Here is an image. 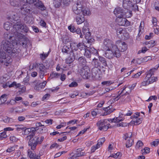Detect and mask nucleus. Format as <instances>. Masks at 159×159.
Here are the masks:
<instances>
[{
    "label": "nucleus",
    "mask_w": 159,
    "mask_h": 159,
    "mask_svg": "<svg viewBox=\"0 0 159 159\" xmlns=\"http://www.w3.org/2000/svg\"><path fill=\"white\" fill-rule=\"evenodd\" d=\"M121 36H124L126 38H128L129 37V34L126 32V31L125 29V32H123Z\"/></svg>",
    "instance_id": "obj_63"
},
{
    "label": "nucleus",
    "mask_w": 159,
    "mask_h": 159,
    "mask_svg": "<svg viewBox=\"0 0 159 159\" xmlns=\"http://www.w3.org/2000/svg\"><path fill=\"white\" fill-rule=\"evenodd\" d=\"M75 59L73 57L70 55L66 59V62L67 64H70L72 63Z\"/></svg>",
    "instance_id": "obj_33"
},
{
    "label": "nucleus",
    "mask_w": 159,
    "mask_h": 159,
    "mask_svg": "<svg viewBox=\"0 0 159 159\" xmlns=\"http://www.w3.org/2000/svg\"><path fill=\"white\" fill-rule=\"evenodd\" d=\"M113 48L114 49L118 48L120 51L123 52L127 49V46L124 42L119 40L116 42V44L113 46Z\"/></svg>",
    "instance_id": "obj_7"
},
{
    "label": "nucleus",
    "mask_w": 159,
    "mask_h": 159,
    "mask_svg": "<svg viewBox=\"0 0 159 159\" xmlns=\"http://www.w3.org/2000/svg\"><path fill=\"white\" fill-rule=\"evenodd\" d=\"M30 129L31 130L30 134L28 135L27 136L26 138H29V137H32V138L34 137L36 131L39 129V128L37 127H32L30 128Z\"/></svg>",
    "instance_id": "obj_20"
},
{
    "label": "nucleus",
    "mask_w": 159,
    "mask_h": 159,
    "mask_svg": "<svg viewBox=\"0 0 159 159\" xmlns=\"http://www.w3.org/2000/svg\"><path fill=\"white\" fill-rule=\"evenodd\" d=\"M126 143V146L127 148L131 147L134 143V140L131 139H128Z\"/></svg>",
    "instance_id": "obj_38"
},
{
    "label": "nucleus",
    "mask_w": 159,
    "mask_h": 159,
    "mask_svg": "<svg viewBox=\"0 0 159 159\" xmlns=\"http://www.w3.org/2000/svg\"><path fill=\"white\" fill-rule=\"evenodd\" d=\"M132 135V134L131 132H129L128 133H126L125 135L123 137L124 139L125 140H127L128 139H131V137Z\"/></svg>",
    "instance_id": "obj_48"
},
{
    "label": "nucleus",
    "mask_w": 159,
    "mask_h": 159,
    "mask_svg": "<svg viewBox=\"0 0 159 159\" xmlns=\"http://www.w3.org/2000/svg\"><path fill=\"white\" fill-rule=\"evenodd\" d=\"M25 1L24 0H10V3L12 6L17 7L23 5Z\"/></svg>",
    "instance_id": "obj_13"
},
{
    "label": "nucleus",
    "mask_w": 159,
    "mask_h": 159,
    "mask_svg": "<svg viewBox=\"0 0 159 159\" xmlns=\"http://www.w3.org/2000/svg\"><path fill=\"white\" fill-rule=\"evenodd\" d=\"M62 52L64 54H68L71 50L69 47L66 45H64L62 47L61 49Z\"/></svg>",
    "instance_id": "obj_26"
},
{
    "label": "nucleus",
    "mask_w": 159,
    "mask_h": 159,
    "mask_svg": "<svg viewBox=\"0 0 159 159\" xmlns=\"http://www.w3.org/2000/svg\"><path fill=\"white\" fill-rule=\"evenodd\" d=\"M2 47H0V61L2 63L4 62H6V63L9 64L11 62V61H9V62H7L6 60V56L5 53L1 49Z\"/></svg>",
    "instance_id": "obj_15"
},
{
    "label": "nucleus",
    "mask_w": 159,
    "mask_h": 159,
    "mask_svg": "<svg viewBox=\"0 0 159 159\" xmlns=\"http://www.w3.org/2000/svg\"><path fill=\"white\" fill-rule=\"evenodd\" d=\"M123 7L124 8L127 9L132 7L133 4L132 1L130 0H123Z\"/></svg>",
    "instance_id": "obj_14"
},
{
    "label": "nucleus",
    "mask_w": 159,
    "mask_h": 159,
    "mask_svg": "<svg viewBox=\"0 0 159 159\" xmlns=\"http://www.w3.org/2000/svg\"><path fill=\"white\" fill-rule=\"evenodd\" d=\"M109 109V106L108 107L104 108H103L104 110L106 112V113H105V114L106 115L109 114L112 112L111 110H110Z\"/></svg>",
    "instance_id": "obj_51"
},
{
    "label": "nucleus",
    "mask_w": 159,
    "mask_h": 159,
    "mask_svg": "<svg viewBox=\"0 0 159 159\" xmlns=\"http://www.w3.org/2000/svg\"><path fill=\"white\" fill-rule=\"evenodd\" d=\"M15 150V147L14 146L11 147L7 149L6 151L7 152H10Z\"/></svg>",
    "instance_id": "obj_59"
},
{
    "label": "nucleus",
    "mask_w": 159,
    "mask_h": 159,
    "mask_svg": "<svg viewBox=\"0 0 159 159\" xmlns=\"http://www.w3.org/2000/svg\"><path fill=\"white\" fill-rule=\"evenodd\" d=\"M12 36V34L7 31L3 35L4 38L7 40H8V39L11 40Z\"/></svg>",
    "instance_id": "obj_28"
},
{
    "label": "nucleus",
    "mask_w": 159,
    "mask_h": 159,
    "mask_svg": "<svg viewBox=\"0 0 159 159\" xmlns=\"http://www.w3.org/2000/svg\"><path fill=\"white\" fill-rule=\"evenodd\" d=\"M7 137V135L5 131H3L2 133H0V140H2L6 138Z\"/></svg>",
    "instance_id": "obj_49"
},
{
    "label": "nucleus",
    "mask_w": 159,
    "mask_h": 159,
    "mask_svg": "<svg viewBox=\"0 0 159 159\" xmlns=\"http://www.w3.org/2000/svg\"><path fill=\"white\" fill-rule=\"evenodd\" d=\"M80 73L84 79H88L90 77V70L89 67L87 66H84L80 70Z\"/></svg>",
    "instance_id": "obj_5"
},
{
    "label": "nucleus",
    "mask_w": 159,
    "mask_h": 159,
    "mask_svg": "<svg viewBox=\"0 0 159 159\" xmlns=\"http://www.w3.org/2000/svg\"><path fill=\"white\" fill-rule=\"evenodd\" d=\"M70 47L71 49L70 51H78L79 49L80 51H81L84 50L85 48V45L83 43H77L73 42L70 44Z\"/></svg>",
    "instance_id": "obj_8"
},
{
    "label": "nucleus",
    "mask_w": 159,
    "mask_h": 159,
    "mask_svg": "<svg viewBox=\"0 0 159 159\" xmlns=\"http://www.w3.org/2000/svg\"><path fill=\"white\" fill-rule=\"evenodd\" d=\"M107 122L106 120H101L98 121L97 124L99 127V129H100V128H102L103 126H104L106 125Z\"/></svg>",
    "instance_id": "obj_25"
},
{
    "label": "nucleus",
    "mask_w": 159,
    "mask_h": 159,
    "mask_svg": "<svg viewBox=\"0 0 159 159\" xmlns=\"http://www.w3.org/2000/svg\"><path fill=\"white\" fill-rule=\"evenodd\" d=\"M92 65L94 66V68H97L100 67L101 62H100L99 60L95 58H93L91 62Z\"/></svg>",
    "instance_id": "obj_21"
},
{
    "label": "nucleus",
    "mask_w": 159,
    "mask_h": 159,
    "mask_svg": "<svg viewBox=\"0 0 159 159\" xmlns=\"http://www.w3.org/2000/svg\"><path fill=\"white\" fill-rule=\"evenodd\" d=\"M131 119L134 118L135 119L136 124L138 125L141 123L142 122L143 119L142 118H138V116H136L135 115L132 116L131 117Z\"/></svg>",
    "instance_id": "obj_27"
},
{
    "label": "nucleus",
    "mask_w": 159,
    "mask_h": 159,
    "mask_svg": "<svg viewBox=\"0 0 159 159\" xmlns=\"http://www.w3.org/2000/svg\"><path fill=\"white\" fill-rule=\"evenodd\" d=\"M140 60L139 58H137L136 59H134L131 61V62L140 64L141 63L140 61H139Z\"/></svg>",
    "instance_id": "obj_62"
},
{
    "label": "nucleus",
    "mask_w": 159,
    "mask_h": 159,
    "mask_svg": "<svg viewBox=\"0 0 159 159\" xmlns=\"http://www.w3.org/2000/svg\"><path fill=\"white\" fill-rule=\"evenodd\" d=\"M25 3L26 2L30 4H34V5L39 9L42 11H43L46 10V7L41 1L39 0H24Z\"/></svg>",
    "instance_id": "obj_6"
},
{
    "label": "nucleus",
    "mask_w": 159,
    "mask_h": 159,
    "mask_svg": "<svg viewBox=\"0 0 159 159\" xmlns=\"http://www.w3.org/2000/svg\"><path fill=\"white\" fill-rule=\"evenodd\" d=\"M78 85L77 83L76 82H73L69 85V86L70 87H75Z\"/></svg>",
    "instance_id": "obj_61"
},
{
    "label": "nucleus",
    "mask_w": 159,
    "mask_h": 159,
    "mask_svg": "<svg viewBox=\"0 0 159 159\" xmlns=\"http://www.w3.org/2000/svg\"><path fill=\"white\" fill-rule=\"evenodd\" d=\"M117 20L118 24L119 25L128 26L130 25V22L125 18H119Z\"/></svg>",
    "instance_id": "obj_10"
},
{
    "label": "nucleus",
    "mask_w": 159,
    "mask_h": 159,
    "mask_svg": "<svg viewBox=\"0 0 159 159\" xmlns=\"http://www.w3.org/2000/svg\"><path fill=\"white\" fill-rule=\"evenodd\" d=\"M76 128H77V127L75 126H73V127H69L68 126H67L66 128V129H70V131H69V132H61V133L60 134H63V133L67 134L68 133H69L70 132V131L71 130H75L76 129Z\"/></svg>",
    "instance_id": "obj_52"
},
{
    "label": "nucleus",
    "mask_w": 159,
    "mask_h": 159,
    "mask_svg": "<svg viewBox=\"0 0 159 159\" xmlns=\"http://www.w3.org/2000/svg\"><path fill=\"white\" fill-rule=\"evenodd\" d=\"M143 145V143L141 141H139L137 142L136 144V147L137 148H139L140 147H142Z\"/></svg>",
    "instance_id": "obj_55"
},
{
    "label": "nucleus",
    "mask_w": 159,
    "mask_h": 159,
    "mask_svg": "<svg viewBox=\"0 0 159 159\" xmlns=\"http://www.w3.org/2000/svg\"><path fill=\"white\" fill-rule=\"evenodd\" d=\"M113 12L114 14L118 18L123 17L125 15V12L121 7H116L114 9Z\"/></svg>",
    "instance_id": "obj_9"
},
{
    "label": "nucleus",
    "mask_w": 159,
    "mask_h": 159,
    "mask_svg": "<svg viewBox=\"0 0 159 159\" xmlns=\"http://www.w3.org/2000/svg\"><path fill=\"white\" fill-rule=\"evenodd\" d=\"M91 54H93L97 56L98 55L97 50L93 48H90L89 49Z\"/></svg>",
    "instance_id": "obj_45"
},
{
    "label": "nucleus",
    "mask_w": 159,
    "mask_h": 159,
    "mask_svg": "<svg viewBox=\"0 0 159 159\" xmlns=\"http://www.w3.org/2000/svg\"><path fill=\"white\" fill-rule=\"evenodd\" d=\"M106 52L105 53V56L109 59H111L113 58L114 57L113 51L112 48L108 50H105Z\"/></svg>",
    "instance_id": "obj_16"
},
{
    "label": "nucleus",
    "mask_w": 159,
    "mask_h": 159,
    "mask_svg": "<svg viewBox=\"0 0 159 159\" xmlns=\"http://www.w3.org/2000/svg\"><path fill=\"white\" fill-rule=\"evenodd\" d=\"M112 83L111 81H104L102 82V84L106 86H109Z\"/></svg>",
    "instance_id": "obj_53"
},
{
    "label": "nucleus",
    "mask_w": 159,
    "mask_h": 159,
    "mask_svg": "<svg viewBox=\"0 0 159 159\" xmlns=\"http://www.w3.org/2000/svg\"><path fill=\"white\" fill-rule=\"evenodd\" d=\"M61 0H54L53 3L55 7L58 8L61 5Z\"/></svg>",
    "instance_id": "obj_41"
},
{
    "label": "nucleus",
    "mask_w": 159,
    "mask_h": 159,
    "mask_svg": "<svg viewBox=\"0 0 159 159\" xmlns=\"http://www.w3.org/2000/svg\"><path fill=\"white\" fill-rule=\"evenodd\" d=\"M92 76L96 77L98 75V69L97 68H93L92 69Z\"/></svg>",
    "instance_id": "obj_36"
},
{
    "label": "nucleus",
    "mask_w": 159,
    "mask_h": 159,
    "mask_svg": "<svg viewBox=\"0 0 159 159\" xmlns=\"http://www.w3.org/2000/svg\"><path fill=\"white\" fill-rule=\"evenodd\" d=\"M13 29L16 32L19 33L20 31L22 32L27 33L29 30L28 28L24 24L17 22L13 25Z\"/></svg>",
    "instance_id": "obj_4"
},
{
    "label": "nucleus",
    "mask_w": 159,
    "mask_h": 159,
    "mask_svg": "<svg viewBox=\"0 0 159 159\" xmlns=\"http://www.w3.org/2000/svg\"><path fill=\"white\" fill-rule=\"evenodd\" d=\"M87 40V42L90 44L94 41V39L92 37V36L90 37L89 38L86 39Z\"/></svg>",
    "instance_id": "obj_56"
},
{
    "label": "nucleus",
    "mask_w": 159,
    "mask_h": 159,
    "mask_svg": "<svg viewBox=\"0 0 159 159\" xmlns=\"http://www.w3.org/2000/svg\"><path fill=\"white\" fill-rule=\"evenodd\" d=\"M77 59L79 62V65H81L83 66H86L87 61L84 57L81 56L80 57Z\"/></svg>",
    "instance_id": "obj_22"
},
{
    "label": "nucleus",
    "mask_w": 159,
    "mask_h": 159,
    "mask_svg": "<svg viewBox=\"0 0 159 159\" xmlns=\"http://www.w3.org/2000/svg\"><path fill=\"white\" fill-rule=\"evenodd\" d=\"M44 138L42 136L40 138L38 136H35L34 137H29V138H25V139L29 140L28 141V145L30 147L31 150H34L35 149L36 147L38 145L41 144Z\"/></svg>",
    "instance_id": "obj_3"
},
{
    "label": "nucleus",
    "mask_w": 159,
    "mask_h": 159,
    "mask_svg": "<svg viewBox=\"0 0 159 159\" xmlns=\"http://www.w3.org/2000/svg\"><path fill=\"white\" fill-rule=\"evenodd\" d=\"M47 83V82L46 81H44L43 82L40 83H39L40 86V88L41 89L43 88Z\"/></svg>",
    "instance_id": "obj_64"
},
{
    "label": "nucleus",
    "mask_w": 159,
    "mask_h": 159,
    "mask_svg": "<svg viewBox=\"0 0 159 159\" xmlns=\"http://www.w3.org/2000/svg\"><path fill=\"white\" fill-rule=\"evenodd\" d=\"M148 81L150 84H152L157 80V77H150L148 78Z\"/></svg>",
    "instance_id": "obj_43"
},
{
    "label": "nucleus",
    "mask_w": 159,
    "mask_h": 159,
    "mask_svg": "<svg viewBox=\"0 0 159 159\" xmlns=\"http://www.w3.org/2000/svg\"><path fill=\"white\" fill-rule=\"evenodd\" d=\"M84 0H77L76 3L72 7V10L74 13L77 15L80 14L81 12L84 16H89L90 14L89 9L83 6Z\"/></svg>",
    "instance_id": "obj_1"
},
{
    "label": "nucleus",
    "mask_w": 159,
    "mask_h": 159,
    "mask_svg": "<svg viewBox=\"0 0 159 159\" xmlns=\"http://www.w3.org/2000/svg\"><path fill=\"white\" fill-rule=\"evenodd\" d=\"M28 156L30 158L33 159L34 157L36 154L34 151H32L30 149H28L27 151Z\"/></svg>",
    "instance_id": "obj_35"
},
{
    "label": "nucleus",
    "mask_w": 159,
    "mask_h": 159,
    "mask_svg": "<svg viewBox=\"0 0 159 159\" xmlns=\"http://www.w3.org/2000/svg\"><path fill=\"white\" fill-rule=\"evenodd\" d=\"M148 77H146L144 78V81L141 83V86H146L150 84L148 81Z\"/></svg>",
    "instance_id": "obj_42"
},
{
    "label": "nucleus",
    "mask_w": 159,
    "mask_h": 159,
    "mask_svg": "<svg viewBox=\"0 0 159 159\" xmlns=\"http://www.w3.org/2000/svg\"><path fill=\"white\" fill-rule=\"evenodd\" d=\"M98 58L100 62H101L105 66H107V62L105 58L100 56H99Z\"/></svg>",
    "instance_id": "obj_34"
},
{
    "label": "nucleus",
    "mask_w": 159,
    "mask_h": 159,
    "mask_svg": "<svg viewBox=\"0 0 159 159\" xmlns=\"http://www.w3.org/2000/svg\"><path fill=\"white\" fill-rule=\"evenodd\" d=\"M23 7L20 8L21 12L23 15H26L27 14H30L31 12L30 8V7H25V6L23 4Z\"/></svg>",
    "instance_id": "obj_17"
},
{
    "label": "nucleus",
    "mask_w": 159,
    "mask_h": 159,
    "mask_svg": "<svg viewBox=\"0 0 159 159\" xmlns=\"http://www.w3.org/2000/svg\"><path fill=\"white\" fill-rule=\"evenodd\" d=\"M104 47L105 50H108L112 48V47L115 45L113 44L112 42L109 39H106L104 40Z\"/></svg>",
    "instance_id": "obj_11"
},
{
    "label": "nucleus",
    "mask_w": 159,
    "mask_h": 159,
    "mask_svg": "<svg viewBox=\"0 0 159 159\" xmlns=\"http://www.w3.org/2000/svg\"><path fill=\"white\" fill-rule=\"evenodd\" d=\"M112 49L113 51V53L114 56H115L117 57H119L120 56V50L118 48L113 49V47H112Z\"/></svg>",
    "instance_id": "obj_29"
},
{
    "label": "nucleus",
    "mask_w": 159,
    "mask_h": 159,
    "mask_svg": "<svg viewBox=\"0 0 159 159\" xmlns=\"http://www.w3.org/2000/svg\"><path fill=\"white\" fill-rule=\"evenodd\" d=\"M105 138H102L100 139L98 141V143L96 144L97 147H100L101 145H102V143L105 141Z\"/></svg>",
    "instance_id": "obj_44"
},
{
    "label": "nucleus",
    "mask_w": 159,
    "mask_h": 159,
    "mask_svg": "<svg viewBox=\"0 0 159 159\" xmlns=\"http://www.w3.org/2000/svg\"><path fill=\"white\" fill-rule=\"evenodd\" d=\"M61 75V74L58 73L55 71L52 72L50 74V76L47 80H48L49 79H53L59 78Z\"/></svg>",
    "instance_id": "obj_23"
},
{
    "label": "nucleus",
    "mask_w": 159,
    "mask_h": 159,
    "mask_svg": "<svg viewBox=\"0 0 159 159\" xmlns=\"http://www.w3.org/2000/svg\"><path fill=\"white\" fill-rule=\"evenodd\" d=\"M152 23L154 26H156L157 25V18L155 17H152Z\"/></svg>",
    "instance_id": "obj_60"
},
{
    "label": "nucleus",
    "mask_w": 159,
    "mask_h": 159,
    "mask_svg": "<svg viewBox=\"0 0 159 159\" xmlns=\"http://www.w3.org/2000/svg\"><path fill=\"white\" fill-rule=\"evenodd\" d=\"M9 20L11 22L14 23L15 21H16L18 20V17L17 14L13 13L12 15L9 17Z\"/></svg>",
    "instance_id": "obj_32"
},
{
    "label": "nucleus",
    "mask_w": 159,
    "mask_h": 159,
    "mask_svg": "<svg viewBox=\"0 0 159 159\" xmlns=\"http://www.w3.org/2000/svg\"><path fill=\"white\" fill-rule=\"evenodd\" d=\"M85 50V53L84 54V56L87 58H89L91 57V53L89 49L85 48H85L84 49Z\"/></svg>",
    "instance_id": "obj_40"
},
{
    "label": "nucleus",
    "mask_w": 159,
    "mask_h": 159,
    "mask_svg": "<svg viewBox=\"0 0 159 159\" xmlns=\"http://www.w3.org/2000/svg\"><path fill=\"white\" fill-rule=\"evenodd\" d=\"M82 150V148H80L77 149L76 153L74 155V157H80L83 156L84 155V153L83 152H81Z\"/></svg>",
    "instance_id": "obj_31"
},
{
    "label": "nucleus",
    "mask_w": 159,
    "mask_h": 159,
    "mask_svg": "<svg viewBox=\"0 0 159 159\" xmlns=\"http://www.w3.org/2000/svg\"><path fill=\"white\" fill-rule=\"evenodd\" d=\"M2 47L3 49L9 54V55L13 57L18 55V53L16 49L13 48V44L8 40H5L2 42Z\"/></svg>",
    "instance_id": "obj_2"
},
{
    "label": "nucleus",
    "mask_w": 159,
    "mask_h": 159,
    "mask_svg": "<svg viewBox=\"0 0 159 159\" xmlns=\"http://www.w3.org/2000/svg\"><path fill=\"white\" fill-rule=\"evenodd\" d=\"M77 15L75 18L76 21L77 25L81 24L85 21L84 17L79 14Z\"/></svg>",
    "instance_id": "obj_19"
},
{
    "label": "nucleus",
    "mask_w": 159,
    "mask_h": 159,
    "mask_svg": "<svg viewBox=\"0 0 159 159\" xmlns=\"http://www.w3.org/2000/svg\"><path fill=\"white\" fill-rule=\"evenodd\" d=\"M77 34L80 35V37L81 38H83V35L82 34L81 32V30L79 28H77L76 29V31H75Z\"/></svg>",
    "instance_id": "obj_50"
},
{
    "label": "nucleus",
    "mask_w": 159,
    "mask_h": 159,
    "mask_svg": "<svg viewBox=\"0 0 159 159\" xmlns=\"http://www.w3.org/2000/svg\"><path fill=\"white\" fill-rule=\"evenodd\" d=\"M23 131H24V132L22 133V134L24 135H29L30 133L31 130L30 128H25L24 129Z\"/></svg>",
    "instance_id": "obj_47"
},
{
    "label": "nucleus",
    "mask_w": 159,
    "mask_h": 159,
    "mask_svg": "<svg viewBox=\"0 0 159 159\" xmlns=\"http://www.w3.org/2000/svg\"><path fill=\"white\" fill-rule=\"evenodd\" d=\"M69 54L71 55L76 60H77L79 57V56H80L81 52L79 50L72 51H70Z\"/></svg>",
    "instance_id": "obj_18"
},
{
    "label": "nucleus",
    "mask_w": 159,
    "mask_h": 159,
    "mask_svg": "<svg viewBox=\"0 0 159 159\" xmlns=\"http://www.w3.org/2000/svg\"><path fill=\"white\" fill-rule=\"evenodd\" d=\"M124 120V119L122 118L120 119V116L118 117H115L114 118L110 119V120H109V122L111 121V122H116V123H119L120 121H123Z\"/></svg>",
    "instance_id": "obj_30"
},
{
    "label": "nucleus",
    "mask_w": 159,
    "mask_h": 159,
    "mask_svg": "<svg viewBox=\"0 0 159 159\" xmlns=\"http://www.w3.org/2000/svg\"><path fill=\"white\" fill-rule=\"evenodd\" d=\"M89 29L88 28H86L85 27H83L82 28V32L84 34L85 33L88 32H89Z\"/></svg>",
    "instance_id": "obj_58"
},
{
    "label": "nucleus",
    "mask_w": 159,
    "mask_h": 159,
    "mask_svg": "<svg viewBox=\"0 0 159 159\" xmlns=\"http://www.w3.org/2000/svg\"><path fill=\"white\" fill-rule=\"evenodd\" d=\"M34 89L37 90H39L40 86L39 84L36 83V82H34Z\"/></svg>",
    "instance_id": "obj_57"
},
{
    "label": "nucleus",
    "mask_w": 159,
    "mask_h": 159,
    "mask_svg": "<svg viewBox=\"0 0 159 159\" xmlns=\"http://www.w3.org/2000/svg\"><path fill=\"white\" fill-rule=\"evenodd\" d=\"M36 66L39 70L40 77L42 79L45 72V67L42 64H36Z\"/></svg>",
    "instance_id": "obj_12"
},
{
    "label": "nucleus",
    "mask_w": 159,
    "mask_h": 159,
    "mask_svg": "<svg viewBox=\"0 0 159 159\" xmlns=\"http://www.w3.org/2000/svg\"><path fill=\"white\" fill-rule=\"evenodd\" d=\"M11 23L8 22H6L4 25V28L7 30H9L11 28Z\"/></svg>",
    "instance_id": "obj_46"
},
{
    "label": "nucleus",
    "mask_w": 159,
    "mask_h": 159,
    "mask_svg": "<svg viewBox=\"0 0 159 159\" xmlns=\"http://www.w3.org/2000/svg\"><path fill=\"white\" fill-rule=\"evenodd\" d=\"M19 44L22 46L23 48H26L27 47V44L28 43V41L25 39H23L20 40L19 42Z\"/></svg>",
    "instance_id": "obj_37"
},
{
    "label": "nucleus",
    "mask_w": 159,
    "mask_h": 159,
    "mask_svg": "<svg viewBox=\"0 0 159 159\" xmlns=\"http://www.w3.org/2000/svg\"><path fill=\"white\" fill-rule=\"evenodd\" d=\"M68 29L72 32L74 33L76 31V28L74 26L70 25L68 26Z\"/></svg>",
    "instance_id": "obj_54"
},
{
    "label": "nucleus",
    "mask_w": 159,
    "mask_h": 159,
    "mask_svg": "<svg viewBox=\"0 0 159 159\" xmlns=\"http://www.w3.org/2000/svg\"><path fill=\"white\" fill-rule=\"evenodd\" d=\"M158 67L159 66L156 68H154L150 69L146 73L147 75L146 77H148V78L149 77H151L152 75L154 74V72L155 71L157 70Z\"/></svg>",
    "instance_id": "obj_24"
},
{
    "label": "nucleus",
    "mask_w": 159,
    "mask_h": 159,
    "mask_svg": "<svg viewBox=\"0 0 159 159\" xmlns=\"http://www.w3.org/2000/svg\"><path fill=\"white\" fill-rule=\"evenodd\" d=\"M116 30L117 35L119 36H120V35L121 36L123 32H125V29L120 27L116 29Z\"/></svg>",
    "instance_id": "obj_39"
}]
</instances>
